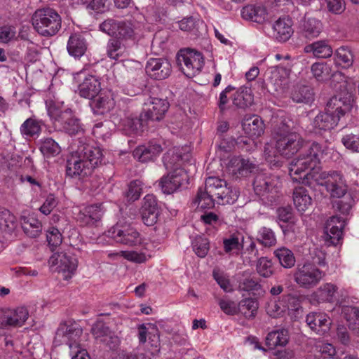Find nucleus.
<instances>
[{
  "label": "nucleus",
  "instance_id": "1",
  "mask_svg": "<svg viewBox=\"0 0 359 359\" xmlns=\"http://www.w3.org/2000/svg\"><path fill=\"white\" fill-rule=\"evenodd\" d=\"M273 140L275 143L264 146V156L271 167L280 168L284 158H292L304 148V140L297 133L290 132V128L284 121L274 129Z\"/></svg>",
  "mask_w": 359,
  "mask_h": 359
},
{
  "label": "nucleus",
  "instance_id": "2",
  "mask_svg": "<svg viewBox=\"0 0 359 359\" xmlns=\"http://www.w3.org/2000/svg\"><path fill=\"white\" fill-rule=\"evenodd\" d=\"M103 154L98 147L81 145L67 160L66 173L68 176L82 179L92 174L102 161Z\"/></svg>",
  "mask_w": 359,
  "mask_h": 359
},
{
  "label": "nucleus",
  "instance_id": "3",
  "mask_svg": "<svg viewBox=\"0 0 359 359\" xmlns=\"http://www.w3.org/2000/svg\"><path fill=\"white\" fill-rule=\"evenodd\" d=\"M163 163L170 172L161 178L159 186L164 194L176 191L184 184L189 182L186 163L182 156L174 151H168L163 156Z\"/></svg>",
  "mask_w": 359,
  "mask_h": 359
},
{
  "label": "nucleus",
  "instance_id": "4",
  "mask_svg": "<svg viewBox=\"0 0 359 359\" xmlns=\"http://www.w3.org/2000/svg\"><path fill=\"white\" fill-rule=\"evenodd\" d=\"M304 151L294 158L290 163L289 175L294 182H302L307 184L309 172L306 170H312L320 164V158L323 154L322 146L313 142L309 148L304 147Z\"/></svg>",
  "mask_w": 359,
  "mask_h": 359
},
{
  "label": "nucleus",
  "instance_id": "5",
  "mask_svg": "<svg viewBox=\"0 0 359 359\" xmlns=\"http://www.w3.org/2000/svg\"><path fill=\"white\" fill-rule=\"evenodd\" d=\"M325 187L332 198L334 210L342 215H348L354 204V199L351 194L348 192V186L342 175L337 171L331 172L325 182Z\"/></svg>",
  "mask_w": 359,
  "mask_h": 359
},
{
  "label": "nucleus",
  "instance_id": "6",
  "mask_svg": "<svg viewBox=\"0 0 359 359\" xmlns=\"http://www.w3.org/2000/svg\"><path fill=\"white\" fill-rule=\"evenodd\" d=\"M32 25L41 36L50 37L56 35L62 27V18L51 8L36 10L32 15Z\"/></svg>",
  "mask_w": 359,
  "mask_h": 359
},
{
  "label": "nucleus",
  "instance_id": "7",
  "mask_svg": "<svg viewBox=\"0 0 359 359\" xmlns=\"http://www.w3.org/2000/svg\"><path fill=\"white\" fill-rule=\"evenodd\" d=\"M353 97V88L348 82L343 81L339 84L337 94L328 101L326 109L339 119L351 111L354 104Z\"/></svg>",
  "mask_w": 359,
  "mask_h": 359
},
{
  "label": "nucleus",
  "instance_id": "8",
  "mask_svg": "<svg viewBox=\"0 0 359 359\" xmlns=\"http://www.w3.org/2000/svg\"><path fill=\"white\" fill-rule=\"evenodd\" d=\"M205 187L219 204H233L238 200L239 191L224 179L215 176L208 177L205 180Z\"/></svg>",
  "mask_w": 359,
  "mask_h": 359
},
{
  "label": "nucleus",
  "instance_id": "9",
  "mask_svg": "<svg viewBox=\"0 0 359 359\" xmlns=\"http://www.w3.org/2000/svg\"><path fill=\"white\" fill-rule=\"evenodd\" d=\"M253 189L265 203H272L279 196V181L273 176L259 172L254 179Z\"/></svg>",
  "mask_w": 359,
  "mask_h": 359
},
{
  "label": "nucleus",
  "instance_id": "10",
  "mask_svg": "<svg viewBox=\"0 0 359 359\" xmlns=\"http://www.w3.org/2000/svg\"><path fill=\"white\" fill-rule=\"evenodd\" d=\"M177 62L182 72L192 78L201 72L204 65V57L201 52L187 48L178 52Z\"/></svg>",
  "mask_w": 359,
  "mask_h": 359
},
{
  "label": "nucleus",
  "instance_id": "11",
  "mask_svg": "<svg viewBox=\"0 0 359 359\" xmlns=\"http://www.w3.org/2000/svg\"><path fill=\"white\" fill-rule=\"evenodd\" d=\"M324 276L325 272L311 262L298 264L293 274L294 282L305 289L314 287Z\"/></svg>",
  "mask_w": 359,
  "mask_h": 359
},
{
  "label": "nucleus",
  "instance_id": "12",
  "mask_svg": "<svg viewBox=\"0 0 359 359\" xmlns=\"http://www.w3.org/2000/svg\"><path fill=\"white\" fill-rule=\"evenodd\" d=\"M100 29L115 39L123 42L134 39V25L131 21L108 18L100 25Z\"/></svg>",
  "mask_w": 359,
  "mask_h": 359
},
{
  "label": "nucleus",
  "instance_id": "13",
  "mask_svg": "<svg viewBox=\"0 0 359 359\" xmlns=\"http://www.w3.org/2000/svg\"><path fill=\"white\" fill-rule=\"evenodd\" d=\"M48 114L53 121L54 127L58 130L65 131L72 135L81 130L79 120L76 118L69 109L61 111L55 106H50Z\"/></svg>",
  "mask_w": 359,
  "mask_h": 359
},
{
  "label": "nucleus",
  "instance_id": "14",
  "mask_svg": "<svg viewBox=\"0 0 359 359\" xmlns=\"http://www.w3.org/2000/svg\"><path fill=\"white\" fill-rule=\"evenodd\" d=\"M82 329L75 324L62 323L57 328L54 338L56 345L67 344L70 349H79L81 347L80 337Z\"/></svg>",
  "mask_w": 359,
  "mask_h": 359
},
{
  "label": "nucleus",
  "instance_id": "15",
  "mask_svg": "<svg viewBox=\"0 0 359 359\" xmlns=\"http://www.w3.org/2000/svg\"><path fill=\"white\" fill-rule=\"evenodd\" d=\"M28 317L29 312L23 306L2 309L0 311V328L8 330L22 327Z\"/></svg>",
  "mask_w": 359,
  "mask_h": 359
},
{
  "label": "nucleus",
  "instance_id": "16",
  "mask_svg": "<svg viewBox=\"0 0 359 359\" xmlns=\"http://www.w3.org/2000/svg\"><path fill=\"white\" fill-rule=\"evenodd\" d=\"M290 56L287 55L284 57L287 61L284 65H277L271 67L268 72V83L275 91L283 88L287 83V79L291 72L292 64L290 63Z\"/></svg>",
  "mask_w": 359,
  "mask_h": 359
},
{
  "label": "nucleus",
  "instance_id": "17",
  "mask_svg": "<svg viewBox=\"0 0 359 359\" xmlns=\"http://www.w3.org/2000/svg\"><path fill=\"white\" fill-rule=\"evenodd\" d=\"M109 233H111V238L118 243L133 246L141 243L140 233L130 225L116 224Z\"/></svg>",
  "mask_w": 359,
  "mask_h": 359
},
{
  "label": "nucleus",
  "instance_id": "18",
  "mask_svg": "<svg viewBox=\"0 0 359 359\" xmlns=\"http://www.w3.org/2000/svg\"><path fill=\"white\" fill-rule=\"evenodd\" d=\"M48 263L51 266L57 265L58 273L65 280L72 278L77 267L76 259L63 252L53 255L49 258Z\"/></svg>",
  "mask_w": 359,
  "mask_h": 359
},
{
  "label": "nucleus",
  "instance_id": "19",
  "mask_svg": "<svg viewBox=\"0 0 359 359\" xmlns=\"http://www.w3.org/2000/svg\"><path fill=\"white\" fill-rule=\"evenodd\" d=\"M145 71L147 75L156 80H163L172 73L170 61L164 57L149 58L146 64Z\"/></svg>",
  "mask_w": 359,
  "mask_h": 359
},
{
  "label": "nucleus",
  "instance_id": "20",
  "mask_svg": "<svg viewBox=\"0 0 359 359\" xmlns=\"http://www.w3.org/2000/svg\"><path fill=\"white\" fill-rule=\"evenodd\" d=\"M140 214L143 223L148 226H154L157 222L159 208L155 196L147 194L144 197Z\"/></svg>",
  "mask_w": 359,
  "mask_h": 359
},
{
  "label": "nucleus",
  "instance_id": "21",
  "mask_svg": "<svg viewBox=\"0 0 359 359\" xmlns=\"http://www.w3.org/2000/svg\"><path fill=\"white\" fill-rule=\"evenodd\" d=\"M103 212L102 203L89 205L79 210L76 219L81 226H93L101 220Z\"/></svg>",
  "mask_w": 359,
  "mask_h": 359
},
{
  "label": "nucleus",
  "instance_id": "22",
  "mask_svg": "<svg viewBox=\"0 0 359 359\" xmlns=\"http://www.w3.org/2000/svg\"><path fill=\"white\" fill-rule=\"evenodd\" d=\"M116 105L114 93L111 90H100L91 100L90 106L95 114H104Z\"/></svg>",
  "mask_w": 359,
  "mask_h": 359
},
{
  "label": "nucleus",
  "instance_id": "23",
  "mask_svg": "<svg viewBox=\"0 0 359 359\" xmlns=\"http://www.w3.org/2000/svg\"><path fill=\"white\" fill-rule=\"evenodd\" d=\"M151 108L142 112V117L147 121H159L164 117L169 109L170 104L166 99L152 98Z\"/></svg>",
  "mask_w": 359,
  "mask_h": 359
},
{
  "label": "nucleus",
  "instance_id": "24",
  "mask_svg": "<svg viewBox=\"0 0 359 359\" xmlns=\"http://www.w3.org/2000/svg\"><path fill=\"white\" fill-rule=\"evenodd\" d=\"M268 11L262 4H248L243 7L241 16L243 19L258 24H264L268 20Z\"/></svg>",
  "mask_w": 359,
  "mask_h": 359
},
{
  "label": "nucleus",
  "instance_id": "25",
  "mask_svg": "<svg viewBox=\"0 0 359 359\" xmlns=\"http://www.w3.org/2000/svg\"><path fill=\"white\" fill-rule=\"evenodd\" d=\"M229 169L235 178L247 177L255 169V165L239 156L233 157L229 163Z\"/></svg>",
  "mask_w": 359,
  "mask_h": 359
},
{
  "label": "nucleus",
  "instance_id": "26",
  "mask_svg": "<svg viewBox=\"0 0 359 359\" xmlns=\"http://www.w3.org/2000/svg\"><path fill=\"white\" fill-rule=\"evenodd\" d=\"M163 151L161 144L150 142L147 146L141 145L136 147L133 155L135 159L142 163L152 161Z\"/></svg>",
  "mask_w": 359,
  "mask_h": 359
},
{
  "label": "nucleus",
  "instance_id": "27",
  "mask_svg": "<svg viewBox=\"0 0 359 359\" xmlns=\"http://www.w3.org/2000/svg\"><path fill=\"white\" fill-rule=\"evenodd\" d=\"M292 20L288 16L279 18L273 24V36L280 42L287 41L293 34Z\"/></svg>",
  "mask_w": 359,
  "mask_h": 359
},
{
  "label": "nucleus",
  "instance_id": "28",
  "mask_svg": "<svg viewBox=\"0 0 359 359\" xmlns=\"http://www.w3.org/2000/svg\"><path fill=\"white\" fill-rule=\"evenodd\" d=\"M337 221V216H332L326 222L323 238L327 245H337L341 239L342 230L345 225H333V222Z\"/></svg>",
  "mask_w": 359,
  "mask_h": 359
},
{
  "label": "nucleus",
  "instance_id": "29",
  "mask_svg": "<svg viewBox=\"0 0 359 359\" xmlns=\"http://www.w3.org/2000/svg\"><path fill=\"white\" fill-rule=\"evenodd\" d=\"M78 90L81 97L92 100L100 92L101 83L96 76L88 75L79 84Z\"/></svg>",
  "mask_w": 359,
  "mask_h": 359
},
{
  "label": "nucleus",
  "instance_id": "30",
  "mask_svg": "<svg viewBox=\"0 0 359 359\" xmlns=\"http://www.w3.org/2000/svg\"><path fill=\"white\" fill-rule=\"evenodd\" d=\"M245 133L251 138L261 136L264 132V123L257 115L245 117L242 123Z\"/></svg>",
  "mask_w": 359,
  "mask_h": 359
},
{
  "label": "nucleus",
  "instance_id": "31",
  "mask_svg": "<svg viewBox=\"0 0 359 359\" xmlns=\"http://www.w3.org/2000/svg\"><path fill=\"white\" fill-rule=\"evenodd\" d=\"M304 52L312 53L318 58H328L333 54L330 44L326 40H320L309 44L304 47Z\"/></svg>",
  "mask_w": 359,
  "mask_h": 359
},
{
  "label": "nucleus",
  "instance_id": "32",
  "mask_svg": "<svg viewBox=\"0 0 359 359\" xmlns=\"http://www.w3.org/2000/svg\"><path fill=\"white\" fill-rule=\"evenodd\" d=\"M148 124L147 119L142 117V113L139 117L128 116L122 118L120 126L126 135H131L137 134L144 126Z\"/></svg>",
  "mask_w": 359,
  "mask_h": 359
},
{
  "label": "nucleus",
  "instance_id": "33",
  "mask_svg": "<svg viewBox=\"0 0 359 359\" xmlns=\"http://www.w3.org/2000/svg\"><path fill=\"white\" fill-rule=\"evenodd\" d=\"M339 118L327 110L318 114L314 118L313 126L315 130L326 131L332 129L338 123Z\"/></svg>",
  "mask_w": 359,
  "mask_h": 359
},
{
  "label": "nucleus",
  "instance_id": "34",
  "mask_svg": "<svg viewBox=\"0 0 359 359\" xmlns=\"http://www.w3.org/2000/svg\"><path fill=\"white\" fill-rule=\"evenodd\" d=\"M289 339V333L286 329L273 330L268 333L266 337V346L269 349H273L277 346H285Z\"/></svg>",
  "mask_w": 359,
  "mask_h": 359
},
{
  "label": "nucleus",
  "instance_id": "35",
  "mask_svg": "<svg viewBox=\"0 0 359 359\" xmlns=\"http://www.w3.org/2000/svg\"><path fill=\"white\" fill-rule=\"evenodd\" d=\"M21 225L25 233L30 238L38 237L42 231L41 222L32 215L22 217Z\"/></svg>",
  "mask_w": 359,
  "mask_h": 359
},
{
  "label": "nucleus",
  "instance_id": "36",
  "mask_svg": "<svg viewBox=\"0 0 359 359\" xmlns=\"http://www.w3.org/2000/svg\"><path fill=\"white\" fill-rule=\"evenodd\" d=\"M311 72L315 79L321 82L329 80L332 76L341 73L337 72L333 73L332 66L327 62H315L311 67Z\"/></svg>",
  "mask_w": 359,
  "mask_h": 359
},
{
  "label": "nucleus",
  "instance_id": "37",
  "mask_svg": "<svg viewBox=\"0 0 359 359\" xmlns=\"http://www.w3.org/2000/svg\"><path fill=\"white\" fill-rule=\"evenodd\" d=\"M306 321L311 330L317 332H325L329 328V318L323 313H310Z\"/></svg>",
  "mask_w": 359,
  "mask_h": 359
},
{
  "label": "nucleus",
  "instance_id": "38",
  "mask_svg": "<svg viewBox=\"0 0 359 359\" xmlns=\"http://www.w3.org/2000/svg\"><path fill=\"white\" fill-rule=\"evenodd\" d=\"M294 204L299 212H305L311 205L312 199L307 190L303 187H298L293 191Z\"/></svg>",
  "mask_w": 359,
  "mask_h": 359
},
{
  "label": "nucleus",
  "instance_id": "39",
  "mask_svg": "<svg viewBox=\"0 0 359 359\" xmlns=\"http://www.w3.org/2000/svg\"><path fill=\"white\" fill-rule=\"evenodd\" d=\"M215 201L214 196L208 193V190L205 187L199 188L196 197L192 201V205L196 206V208L211 209L215 207Z\"/></svg>",
  "mask_w": 359,
  "mask_h": 359
},
{
  "label": "nucleus",
  "instance_id": "40",
  "mask_svg": "<svg viewBox=\"0 0 359 359\" xmlns=\"http://www.w3.org/2000/svg\"><path fill=\"white\" fill-rule=\"evenodd\" d=\"M313 89L307 85H297L292 93V98L296 102L309 104L314 100Z\"/></svg>",
  "mask_w": 359,
  "mask_h": 359
},
{
  "label": "nucleus",
  "instance_id": "41",
  "mask_svg": "<svg viewBox=\"0 0 359 359\" xmlns=\"http://www.w3.org/2000/svg\"><path fill=\"white\" fill-rule=\"evenodd\" d=\"M259 307L257 300L252 298H246L240 301L238 304L237 314L241 313L247 319H252L255 317Z\"/></svg>",
  "mask_w": 359,
  "mask_h": 359
},
{
  "label": "nucleus",
  "instance_id": "42",
  "mask_svg": "<svg viewBox=\"0 0 359 359\" xmlns=\"http://www.w3.org/2000/svg\"><path fill=\"white\" fill-rule=\"evenodd\" d=\"M67 48L71 55L81 57L86 50V45L81 36L74 34L70 36L67 42Z\"/></svg>",
  "mask_w": 359,
  "mask_h": 359
},
{
  "label": "nucleus",
  "instance_id": "43",
  "mask_svg": "<svg viewBox=\"0 0 359 359\" xmlns=\"http://www.w3.org/2000/svg\"><path fill=\"white\" fill-rule=\"evenodd\" d=\"M18 225L15 216L8 210H0V231L5 233H11Z\"/></svg>",
  "mask_w": 359,
  "mask_h": 359
},
{
  "label": "nucleus",
  "instance_id": "44",
  "mask_svg": "<svg viewBox=\"0 0 359 359\" xmlns=\"http://www.w3.org/2000/svg\"><path fill=\"white\" fill-rule=\"evenodd\" d=\"M322 32V24L319 20L310 18L304 21L302 28V34L309 39H314L319 36Z\"/></svg>",
  "mask_w": 359,
  "mask_h": 359
},
{
  "label": "nucleus",
  "instance_id": "45",
  "mask_svg": "<svg viewBox=\"0 0 359 359\" xmlns=\"http://www.w3.org/2000/svg\"><path fill=\"white\" fill-rule=\"evenodd\" d=\"M41 131V122L34 118H27L20 126L21 134L29 137L38 136Z\"/></svg>",
  "mask_w": 359,
  "mask_h": 359
},
{
  "label": "nucleus",
  "instance_id": "46",
  "mask_svg": "<svg viewBox=\"0 0 359 359\" xmlns=\"http://www.w3.org/2000/svg\"><path fill=\"white\" fill-rule=\"evenodd\" d=\"M243 236L240 232H235L231 234L228 238L223 239L224 250L226 253H229L234 250H241L243 248Z\"/></svg>",
  "mask_w": 359,
  "mask_h": 359
},
{
  "label": "nucleus",
  "instance_id": "47",
  "mask_svg": "<svg viewBox=\"0 0 359 359\" xmlns=\"http://www.w3.org/2000/svg\"><path fill=\"white\" fill-rule=\"evenodd\" d=\"M256 271L263 278H270L275 271V268L271 259L266 257H261L256 263Z\"/></svg>",
  "mask_w": 359,
  "mask_h": 359
},
{
  "label": "nucleus",
  "instance_id": "48",
  "mask_svg": "<svg viewBox=\"0 0 359 359\" xmlns=\"http://www.w3.org/2000/svg\"><path fill=\"white\" fill-rule=\"evenodd\" d=\"M336 64L346 68L353 65V55L351 51L346 47H340L336 50L334 53Z\"/></svg>",
  "mask_w": 359,
  "mask_h": 359
},
{
  "label": "nucleus",
  "instance_id": "49",
  "mask_svg": "<svg viewBox=\"0 0 359 359\" xmlns=\"http://www.w3.org/2000/svg\"><path fill=\"white\" fill-rule=\"evenodd\" d=\"M40 151L47 158L58 155L61 148L57 142L50 137L45 138L41 142Z\"/></svg>",
  "mask_w": 359,
  "mask_h": 359
},
{
  "label": "nucleus",
  "instance_id": "50",
  "mask_svg": "<svg viewBox=\"0 0 359 359\" xmlns=\"http://www.w3.org/2000/svg\"><path fill=\"white\" fill-rule=\"evenodd\" d=\"M274 254L279 260L280 264L285 268H292L294 266L296 260L294 253L286 248L277 249Z\"/></svg>",
  "mask_w": 359,
  "mask_h": 359
},
{
  "label": "nucleus",
  "instance_id": "51",
  "mask_svg": "<svg viewBox=\"0 0 359 359\" xmlns=\"http://www.w3.org/2000/svg\"><path fill=\"white\" fill-rule=\"evenodd\" d=\"M253 95L249 90H245L234 94L233 104L238 108L245 109L253 103Z\"/></svg>",
  "mask_w": 359,
  "mask_h": 359
},
{
  "label": "nucleus",
  "instance_id": "52",
  "mask_svg": "<svg viewBox=\"0 0 359 359\" xmlns=\"http://www.w3.org/2000/svg\"><path fill=\"white\" fill-rule=\"evenodd\" d=\"M344 318L352 329L359 330V309L355 306H346L343 309Z\"/></svg>",
  "mask_w": 359,
  "mask_h": 359
},
{
  "label": "nucleus",
  "instance_id": "53",
  "mask_svg": "<svg viewBox=\"0 0 359 359\" xmlns=\"http://www.w3.org/2000/svg\"><path fill=\"white\" fill-rule=\"evenodd\" d=\"M257 241L264 247H272L276 244L273 231L267 227H262L258 233Z\"/></svg>",
  "mask_w": 359,
  "mask_h": 359
},
{
  "label": "nucleus",
  "instance_id": "54",
  "mask_svg": "<svg viewBox=\"0 0 359 359\" xmlns=\"http://www.w3.org/2000/svg\"><path fill=\"white\" fill-rule=\"evenodd\" d=\"M288 309V306L285 305L283 296L277 301L271 302L266 309L267 313L272 318H279L282 316Z\"/></svg>",
  "mask_w": 359,
  "mask_h": 359
},
{
  "label": "nucleus",
  "instance_id": "55",
  "mask_svg": "<svg viewBox=\"0 0 359 359\" xmlns=\"http://www.w3.org/2000/svg\"><path fill=\"white\" fill-rule=\"evenodd\" d=\"M46 240L51 251H54L62 243V236L57 228L50 227L47 230Z\"/></svg>",
  "mask_w": 359,
  "mask_h": 359
},
{
  "label": "nucleus",
  "instance_id": "56",
  "mask_svg": "<svg viewBox=\"0 0 359 359\" xmlns=\"http://www.w3.org/2000/svg\"><path fill=\"white\" fill-rule=\"evenodd\" d=\"M210 249V243L206 238L198 237L194 243V250L200 257H205Z\"/></svg>",
  "mask_w": 359,
  "mask_h": 359
},
{
  "label": "nucleus",
  "instance_id": "57",
  "mask_svg": "<svg viewBox=\"0 0 359 359\" xmlns=\"http://www.w3.org/2000/svg\"><path fill=\"white\" fill-rule=\"evenodd\" d=\"M122 42L118 39H111L109 41L107 47V54L111 59L118 60L122 54L119 52Z\"/></svg>",
  "mask_w": 359,
  "mask_h": 359
},
{
  "label": "nucleus",
  "instance_id": "58",
  "mask_svg": "<svg viewBox=\"0 0 359 359\" xmlns=\"http://www.w3.org/2000/svg\"><path fill=\"white\" fill-rule=\"evenodd\" d=\"M142 182L140 180H133L128 185L127 191V198L129 201H135L137 200L142 193Z\"/></svg>",
  "mask_w": 359,
  "mask_h": 359
},
{
  "label": "nucleus",
  "instance_id": "59",
  "mask_svg": "<svg viewBox=\"0 0 359 359\" xmlns=\"http://www.w3.org/2000/svg\"><path fill=\"white\" fill-rule=\"evenodd\" d=\"M341 142L346 149L359 152V135L352 133L346 135Z\"/></svg>",
  "mask_w": 359,
  "mask_h": 359
},
{
  "label": "nucleus",
  "instance_id": "60",
  "mask_svg": "<svg viewBox=\"0 0 359 359\" xmlns=\"http://www.w3.org/2000/svg\"><path fill=\"white\" fill-rule=\"evenodd\" d=\"M116 255H120L126 259L137 264L144 263L147 261L146 255L143 252H137L136 251H120V252Z\"/></svg>",
  "mask_w": 359,
  "mask_h": 359
},
{
  "label": "nucleus",
  "instance_id": "61",
  "mask_svg": "<svg viewBox=\"0 0 359 359\" xmlns=\"http://www.w3.org/2000/svg\"><path fill=\"white\" fill-rule=\"evenodd\" d=\"M240 287L248 292H259L262 290V285L256 278H248L240 283Z\"/></svg>",
  "mask_w": 359,
  "mask_h": 359
},
{
  "label": "nucleus",
  "instance_id": "62",
  "mask_svg": "<svg viewBox=\"0 0 359 359\" xmlns=\"http://www.w3.org/2000/svg\"><path fill=\"white\" fill-rule=\"evenodd\" d=\"M218 304L224 313L230 316L237 314L238 304L234 302L225 299H219Z\"/></svg>",
  "mask_w": 359,
  "mask_h": 359
},
{
  "label": "nucleus",
  "instance_id": "63",
  "mask_svg": "<svg viewBox=\"0 0 359 359\" xmlns=\"http://www.w3.org/2000/svg\"><path fill=\"white\" fill-rule=\"evenodd\" d=\"M213 277L220 287L225 292H230L232 290L230 281L223 272H221L219 270H214Z\"/></svg>",
  "mask_w": 359,
  "mask_h": 359
},
{
  "label": "nucleus",
  "instance_id": "64",
  "mask_svg": "<svg viewBox=\"0 0 359 359\" xmlns=\"http://www.w3.org/2000/svg\"><path fill=\"white\" fill-rule=\"evenodd\" d=\"M337 290V287L336 285L331 283H326L320 289V297L325 301L332 302Z\"/></svg>",
  "mask_w": 359,
  "mask_h": 359
}]
</instances>
